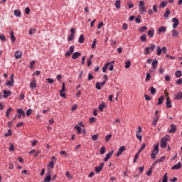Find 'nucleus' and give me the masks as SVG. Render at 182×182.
<instances>
[{
    "mask_svg": "<svg viewBox=\"0 0 182 182\" xmlns=\"http://www.w3.org/2000/svg\"><path fill=\"white\" fill-rule=\"evenodd\" d=\"M159 154V144L154 145V150L151 154V159H156V156Z\"/></svg>",
    "mask_w": 182,
    "mask_h": 182,
    "instance_id": "f257e3e1",
    "label": "nucleus"
},
{
    "mask_svg": "<svg viewBox=\"0 0 182 182\" xmlns=\"http://www.w3.org/2000/svg\"><path fill=\"white\" fill-rule=\"evenodd\" d=\"M156 50V55H158V56H160V55H161V52L162 53H164V55H166V53H167V48H166V46L162 47V48H161L160 46H157Z\"/></svg>",
    "mask_w": 182,
    "mask_h": 182,
    "instance_id": "f03ea898",
    "label": "nucleus"
},
{
    "mask_svg": "<svg viewBox=\"0 0 182 182\" xmlns=\"http://www.w3.org/2000/svg\"><path fill=\"white\" fill-rule=\"evenodd\" d=\"M14 74H11L10 76V80H6L5 82L6 86H10L11 87H12V86H14V83H15V80H14Z\"/></svg>",
    "mask_w": 182,
    "mask_h": 182,
    "instance_id": "7ed1b4c3",
    "label": "nucleus"
},
{
    "mask_svg": "<svg viewBox=\"0 0 182 182\" xmlns=\"http://www.w3.org/2000/svg\"><path fill=\"white\" fill-rule=\"evenodd\" d=\"M154 49H156V45L154 44H151V47H146L144 49V55H149V53H150V50H151V52H153V50H154Z\"/></svg>",
    "mask_w": 182,
    "mask_h": 182,
    "instance_id": "20e7f679",
    "label": "nucleus"
},
{
    "mask_svg": "<svg viewBox=\"0 0 182 182\" xmlns=\"http://www.w3.org/2000/svg\"><path fill=\"white\" fill-rule=\"evenodd\" d=\"M141 132H143V129L141 128L140 126L138 127V130L136 132V139L139 140V141H141V139H143V136L140 134H141Z\"/></svg>",
    "mask_w": 182,
    "mask_h": 182,
    "instance_id": "39448f33",
    "label": "nucleus"
},
{
    "mask_svg": "<svg viewBox=\"0 0 182 182\" xmlns=\"http://www.w3.org/2000/svg\"><path fill=\"white\" fill-rule=\"evenodd\" d=\"M73 52H75V46H71L69 48V50L65 53V58H69V56H70Z\"/></svg>",
    "mask_w": 182,
    "mask_h": 182,
    "instance_id": "423d86ee",
    "label": "nucleus"
},
{
    "mask_svg": "<svg viewBox=\"0 0 182 182\" xmlns=\"http://www.w3.org/2000/svg\"><path fill=\"white\" fill-rule=\"evenodd\" d=\"M124 150H126V147L124 146H122L121 147H119L118 149V152L116 154V156L119 157L120 156H122Z\"/></svg>",
    "mask_w": 182,
    "mask_h": 182,
    "instance_id": "0eeeda50",
    "label": "nucleus"
},
{
    "mask_svg": "<svg viewBox=\"0 0 182 182\" xmlns=\"http://www.w3.org/2000/svg\"><path fill=\"white\" fill-rule=\"evenodd\" d=\"M103 166H105V163L102 162L99 166L95 167V173L99 174V173L103 170Z\"/></svg>",
    "mask_w": 182,
    "mask_h": 182,
    "instance_id": "6e6552de",
    "label": "nucleus"
},
{
    "mask_svg": "<svg viewBox=\"0 0 182 182\" xmlns=\"http://www.w3.org/2000/svg\"><path fill=\"white\" fill-rule=\"evenodd\" d=\"M172 22H173V29H176L177 26H178V25L180 24V21H178V19L177 18H173Z\"/></svg>",
    "mask_w": 182,
    "mask_h": 182,
    "instance_id": "1a4fd4ad",
    "label": "nucleus"
},
{
    "mask_svg": "<svg viewBox=\"0 0 182 182\" xmlns=\"http://www.w3.org/2000/svg\"><path fill=\"white\" fill-rule=\"evenodd\" d=\"M3 93H4V95H3L4 99H6L9 97L11 95H12V92L10 90L8 91L6 90H3Z\"/></svg>",
    "mask_w": 182,
    "mask_h": 182,
    "instance_id": "9d476101",
    "label": "nucleus"
},
{
    "mask_svg": "<svg viewBox=\"0 0 182 182\" xmlns=\"http://www.w3.org/2000/svg\"><path fill=\"white\" fill-rule=\"evenodd\" d=\"M170 127L171 129L168 130V133H176L177 131V126H176V124H171Z\"/></svg>",
    "mask_w": 182,
    "mask_h": 182,
    "instance_id": "9b49d317",
    "label": "nucleus"
},
{
    "mask_svg": "<svg viewBox=\"0 0 182 182\" xmlns=\"http://www.w3.org/2000/svg\"><path fill=\"white\" fill-rule=\"evenodd\" d=\"M182 92H179L178 94L174 95L173 100H181Z\"/></svg>",
    "mask_w": 182,
    "mask_h": 182,
    "instance_id": "f8f14e48",
    "label": "nucleus"
},
{
    "mask_svg": "<svg viewBox=\"0 0 182 182\" xmlns=\"http://www.w3.org/2000/svg\"><path fill=\"white\" fill-rule=\"evenodd\" d=\"M181 162H178L177 164L176 165H173L172 167H171V170H180V168H181Z\"/></svg>",
    "mask_w": 182,
    "mask_h": 182,
    "instance_id": "ddd939ff",
    "label": "nucleus"
},
{
    "mask_svg": "<svg viewBox=\"0 0 182 182\" xmlns=\"http://www.w3.org/2000/svg\"><path fill=\"white\" fill-rule=\"evenodd\" d=\"M113 153H114V151L112 150L110 152L107 154L105 158L103 159L104 161H107V160H109V159H110V157H112Z\"/></svg>",
    "mask_w": 182,
    "mask_h": 182,
    "instance_id": "4468645a",
    "label": "nucleus"
},
{
    "mask_svg": "<svg viewBox=\"0 0 182 182\" xmlns=\"http://www.w3.org/2000/svg\"><path fill=\"white\" fill-rule=\"evenodd\" d=\"M166 105L168 109H171V107H173V105H171V101L170 100V97L166 98Z\"/></svg>",
    "mask_w": 182,
    "mask_h": 182,
    "instance_id": "2eb2a0df",
    "label": "nucleus"
},
{
    "mask_svg": "<svg viewBox=\"0 0 182 182\" xmlns=\"http://www.w3.org/2000/svg\"><path fill=\"white\" fill-rule=\"evenodd\" d=\"M157 65H159V60H157V59H155L151 64L152 69L156 70V69H157Z\"/></svg>",
    "mask_w": 182,
    "mask_h": 182,
    "instance_id": "dca6fc26",
    "label": "nucleus"
},
{
    "mask_svg": "<svg viewBox=\"0 0 182 182\" xmlns=\"http://www.w3.org/2000/svg\"><path fill=\"white\" fill-rule=\"evenodd\" d=\"M10 38L12 43H15V41H16V38H15V33L12 31H10Z\"/></svg>",
    "mask_w": 182,
    "mask_h": 182,
    "instance_id": "f3484780",
    "label": "nucleus"
},
{
    "mask_svg": "<svg viewBox=\"0 0 182 182\" xmlns=\"http://www.w3.org/2000/svg\"><path fill=\"white\" fill-rule=\"evenodd\" d=\"M170 14H171V11H170V9H166L165 13L164 14V18L165 19H167V18H168Z\"/></svg>",
    "mask_w": 182,
    "mask_h": 182,
    "instance_id": "a211bd4d",
    "label": "nucleus"
},
{
    "mask_svg": "<svg viewBox=\"0 0 182 182\" xmlns=\"http://www.w3.org/2000/svg\"><path fill=\"white\" fill-rule=\"evenodd\" d=\"M79 56H82V53L80 52H75L72 55V59H77Z\"/></svg>",
    "mask_w": 182,
    "mask_h": 182,
    "instance_id": "6ab92c4d",
    "label": "nucleus"
},
{
    "mask_svg": "<svg viewBox=\"0 0 182 182\" xmlns=\"http://www.w3.org/2000/svg\"><path fill=\"white\" fill-rule=\"evenodd\" d=\"M147 35L149 38H151L153 36H154V29H151L148 31Z\"/></svg>",
    "mask_w": 182,
    "mask_h": 182,
    "instance_id": "aec40b11",
    "label": "nucleus"
},
{
    "mask_svg": "<svg viewBox=\"0 0 182 182\" xmlns=\"http://www.w3.org/2000/svg\"><path fill=\"white\" fill-rule=\"evenodd\" d=\"M168 4V2L167 1H163L162 2L160 3L159 7L166 8V6H167Z\"/></svg>",
    "mask_w": 182,
    "mask_h": 182,
    "instance_id": "412c9836",
    "label": "nucleus"
},
{
    "mask_svg": "<svg viewBox=\"0 0 182 182\" xmlns=\"http://www.w3.org/2000/svg\"><path fill=\"white\" fill-rule=\"evenodd\" d=\"M15 58L16 59H21L22 58V52L16 51L15 53Z\"/></svg>",
    "mask_w": 182,
    "mask_h": 182,
    "instance_id": "4be33fe9",
    "label": "nucleus"
},
{
    "mask_svg": "<svg viewBox=\"0 0 182 182\" xmlns=\"http://www.w3.org/2000/svg\"><path fill=\"white\" fill-rule=\"evenodd\" d=\"M161 147L162 149H166L167 147V141H164L163 139L161 140Z\"/></svg>",
    "mask_w": 182,
    "mask_h": 182,
    "instance_id": "5701e85b",
    "label": "nucleus"
},
{
    "mask_svg": "<svg viewBox=\"0 0 182 182\" xmlns=\"http://www.w3.org/2000/svg\"><path fill=\"white\" fill-rule=\"evenodd\" d=\"M79 43H83L85 42V36L83 34H81L79 39H78Z\"/></svg>",
    "mask_w": 182,
    "mask_h": 182,
    "instance_id": "b1692460",
    "label": "nucleus"
},
{
    "mask_svg": "<svg viewBox=\"0 0 182 182\" xmlns=\"http://www.w3.org/2000/svg\"><path fill=\"white\" fill-rule=\"evenodd\" d=\"M163 100H164V95L161 96V97L158 99L157 105L160 106V105H161V103H163Z\"/></svg>",
    "mask_w": 182,
    "mask_h": 182,
    "instance_id": "393cba45",
    "label": "nucleus"
},
{
    "mask_svg": "<svg viewBox=\"0 0 182 182\" xmlns=\"http://www.w3.org/2000/svg\"><path fill=\"white\" fill-rule=\"evenodd\" d=\"M172 36L173 38H177L178 36V32L177 31V30L173 29L172 31Z\"/></svg>",
    "mask_w": 182,
    "mask_h": 182,
    "instance_id": "a878e982",
    "label": "nucleus"
},
{
    "mask_svg": "<svg viewBox=\"0 0 182 182\" xmlns=\"http://www.w3.org/2000/svg\"><path fill=\"white\" fill-rule=\"evenodd\" d=\"M109 65H110V63H106L103 68H102V72L103 73H106V70H107V68L109 67Z\"/></svg>",
    "mask_w": 182,
    "mask_h": 182,
    "instance_id": "bb28decb",
    "label": "nucleus"
},
{
    "mask_svg": "<svg viewBox=\"0 0 182 182\" xmlns=\"http://www.w3.org/2000/svg\"><path fill=\"white\" fill-rule=\"evenodd\" d=\"M130 66H132V62L128 60L127 62H125V69H129Z\"/></svg>",
    "mask_w": 182,
    "mask_h": 182,
    "instance_id": "cd10ccee",
    "label": "nucleus"
},
{
    "mask_svg": "<svg viewBox=\"0 0 182 182\" xmlns=\"http://www.w3.org/2000/svg\"><path fill=\"white\" fill-rule=\"evenodd\" d=\"M159 118L160 117L159 116H157L156 117H154V120L152 121L153 126H156V124H157V122H159Z\"/></svg>",
    "mask_w": 182,
    "mask_h": 182,
    "instance_id": "c85d7f7f",
    "label": "nucleus"
},
{
    "mask_svg": "<svg viewBox=\"0 0 182 182\" xmlns=\"http://www.w3.org/2000/svg\"><path fill=\"white\" fill-rule=\"evenodd\" d=\"M75 130H77V133L78 134H82V128H80V127L76 125L75 127H74Z\"/></svg>",
    "mask_w": 182,
    "mask_h": 182,
    "instance_id": "c756f323",
    "label": "nucleus"
},
{
    "mask_svg": "<svg viewBox=\"0 0 182 182\" xmlns=\"http://www.w3.org/2000/svg\"><path fill=\"white\" fill-rule=\"evenodd\" d=\"M166 31H167V28H166V26H161L159 28V33H161V32H166Z\"/></svg>",
    "mask_w": 182,
    "mask_h": 182,
    "instance_id": "7c9ffc66",
    "label": "nucleus"
},
{
    "mask_svg": "<svg viewBox=\"0 0 182 182\" xmlns=\"http://www.w3.org/2000/svg\"><path fill=\"white\" fill-rule=\"evenodd\" d=\"M12 110H14V109L10 107L6 111V117H9V114L12 112Z\"/></svg>",
    "mask_w": 182,
    "mask_h": 182,
    "instance_id": "2f4dec72",
    "label": "nucleus"
},
{
    "mask_svg": "<svg viewBox=\"0 0 182 182\" xmlns=\"http://www.w3.org/2000/svg\"><path fill=\"white\" fill-rule=\"evenodd\" d=\"M105 107H106V104H105V102H102L101 105H99V109L100 112H103Z\"/></svg>",
    "mask_w": 182,
    "mask_h": 182,
    "instance_id": "473e14b6",
    "label": "nucleus"
},
{
    "mask_svg": "<svg viewBox=\"0 0 182 182\" xmlns=\"http://www.w3.org/2000/svg\"><path fill=\"white\" fill-rule=\"evenodd\" d=\"M50 180H52V176L48 175L44 178L43 182H50Z\"/></svg>",
    "mask_w": 182,
    "mask_h": 182,
    "instance_id": "72a5a7b5",
    "label": "nucleus"
},
{
    "mask_svg": "<svg viewBox=\"0 0 182 182\" xmlns=\"http://www.w3.org/2000/svg\"><path fill=\"white\" fill-rule=\"evenodd\" d=\"M175 76H176V77H181V76H182L181 70H177L175 73Z\"/></svg>",
    "mask_w": 182,
    "mask_h": 182,
    "instance_id": "f704fd0d",
    "label": "nucleus"
},
{
    "mask_svg": "<svg viewBox=\"0 0 182 182\" xmlns=\"http://www.w3.org/2000/svg\"><path fill=\"white\" fill-rule=\"evenodd\" d=\"M17 113H19L21 116L25 117V112L21 108L17 109Z\"/></svg>",
    "mask_w": 182,
    "mask_h": 182,
    "instance_id": "c9c22d12",
    "label": "nucleus"
},
{
    "mask_svg": "<svg viewBox=\"0 0 182 182\" xmlns=\"http://www.w3.org/2000/svg\"><path fill=\"white\" fill-rule=\"evenodd\" d=\"M139 156H140V153H139V151L135 154V156L134 158V160H133V163H136L137 162V160L139 159Z\"/></svg>",
    "mask_w": 182,
    "mask_h": 182,
    "instance_id": "e433bc0d",
    "label": "nucleus"
},
{
    "mask_svg": "<svg viewBox=\"0 0 182 182\" xmlns=\"http://www.w3.org/2000/svg\"><path fill=\"white\" fill-rule=\"evenodd\" d=\"M149 92H151V95H154L156 92V90L154 88V87H150Z\"/></svg>",
    "mask_w": 182,
    "mask_h": 182,
    "instance_id": "4c0bfd02",
    "label": "nucleus"
},
{
    "mask_svg": "<svg viewBox=\"0 0 182 182\" xmlns=\"http://www.w3.org/2000/svg\"><path fill=\"white\" fill-rule=\"evenodd\" d=\"M97 139H99V134H95L92 136V140H93V141H96L97 140Z\"/></svg>",
    "mask_w": 182,
    "mask_h": 182,
    "instance_id": "58836bf2",
    "label": "nucleus"
},
{
    "mask_svg": "<svg viewBox=\"0 0 182 182\" xmlns=\"http://www.w3.org/2000/svg\"><path fill=\"white\" fill-rule=\"evenodd\" d=\"M106 153V147L105 146H102L100 149V154L101 156H103Z\"/></svg>",
    "mask_w": 182,
    "mask_h": 182,
    "instance_id": "ea45409f",
    "label": "nucleus"
},
{
    "mask_svg": "<svg viewBox=\"0 0 182 182\" xmlns=\"http://www.w3.org/2000/svg\"><path fill=\"white\" fill-rule=\"evenodd\" d=\"M147 39V36L146 34H143L141 37H140V41L141 42H144Z\"/></svg>",
    "mask_w": 182,
    "mask_h": 182,
    "instance_id": "a19ab883",
    "label": "nucleus"
},
{
    "mask_svg": "<svg viewBox=\"0 0 182 182\" xmlns=\"http://www.w3.org/2000/svg\"><path fill=\"white\" fill-rule=\"evenodd\" d=\"M30 87H31V89H35V88H36V81L31 82L30 83Z\"/></svg>",
    "mask_w": 182,
    "mask_h": 182,
    "instance_id": "79ce46f5",
    "label": "nucleus"
},
{
    "mask_svg": "<svg viewBox=\"0 0 182 182\" xmlns=\"http://www.w3.org/2000/svg\"><path fill=\"white\" fill-rule=\"evenodd\" d=\"M73 39H75V34H70V36L68 37V42L73 41Z\"/></svg>",
    "mask_w": 182,
    "mask_h": 182,
    "instance_id": "37998d69",
    "label": "nucleus"
},
{
    "mask_svg": "<svg viewBox=\"0 0 182 182\" xmlns=\"http://www.w3.org/2000/svg\"><path fill=\"white\" fill-rule=\"evenodd\" d=\"M5 137H9V136H12V129H9L7 133L4 134Z\"/></svg>",
    "mask_w": 182,
    "mask_h": 182,
    "instance_id": "c03bdc74",
    "label": "nucleus"
},
{
    "mask_svg": "<svg viewBox=\"0 0 182 182\" xmlns=\"http://www.w3.org/2000/svg\"><path fill=\"white\" fill-rule=\"evenodd\" d=\"M48 167H50V168H55V162L50 161L48 164Z\"/></svg>",
    "mask_w": 182,
    "mask_h": 182,
    "instance_id": "a18cd8bd",
    "label": "nucleus"
},
{
    "mask_svg": "<svg viewBox=\"0 0 182 182\" xmlns=\"http://www.w3.org/2000/svg\"><path fill=\"white\" fill-rule=\"evenodd\" d=\"M168 180V176H167V173H166L163 176L162 182H167Z\"/></svg>",
    "mask_w": 182,
    "mask_h": 182,
    "instance_id": "49530a36",
    "label": "nucleus"
},
{
    "mask_svg": "<svg viewBox=\"0 0 182 182\" xmlns=\"http://www.w3.org/2000/svg\"><path fill=\"white\" fill-rule=\"evenodd\" d=\"M115 7L117 9H120V0L115 1Z\"/></svg>",
    "mask_w": 182,
    "mask_h": 182,
    "instance_id": "de8ad7c7",
    "label": "nucleus"
},
{
    "mask_svg": "<svg viewBox=\"0 0 182 182\" xmlns=\"http://www.w3.org/2000/svg\"><path fill=\"white\" fill-rule=\"evenodd\" d=\"M146 149V144H143L140 149L138 150L139 153H141Z\"/></svg>",
    "mask_w": 182,
    "mask_h": 182,
    "instance_id": "09e8293b",
    "label": "nucleus"
},
{
    "mask_svg": "<svg viewBox=\"0 0 182 182\" xmlns=\"http://www.w3.org/2000/svg\"><path fill=\"white\" fill-rule=\"evenodd\" d=\"M141 33H143L145 31H147V26H142L141 28L139 29Z\"/></svg>",
    "mask_w": 182,
    "mask_h": 182,
    "instance_id": "8fccbe9b",
    "label": "nucleus"
},
{
    "mask_svg": "<svg viewBox=\"0 0 182 182\" xmlns=\"http://www.w3.org/2000/svg\"><path fill=\"white\" fill-rule=\"evenodd\" d=\"M9 150L10 151H14V150H15V146H14V144L10 143V146L9 148Z\"/></svg>",
    "mask_w": 182,
    "mask_h": 182,
    "instance_id": "3c124183",
    "label": "nucleus"
},
{
    "mask_svg": "<svg viewBox=\"0 0 182 182\" xmlns=\"http://www.w3.org/2000/svg\"><path fill=\"white\" fill-rule=\"evenodd\" d=\"M14 15L15 16H21V11L19 10H15L14 11Z\"/></svg>",
    "mask_w": 182,
    "mask_h": 182,
    "instance_id": "603ef678",
    "label": "nucleus"
},
{
    "mask_svg": "<svg viewBox=\"0 0 182 182\" xmlns=\"http://www.w3.org/2000/svg\"><path fill=\"white\" fill-rule=\"evenodd\" d=\"M161 139L165 141H168V140H170V136L169 135H166Z\"/></svg>",
    "mask_w": 182,
    "mask_h": 182,
    "instance_id": "864d4df0",
    "label": "nucleus"
},
{
    "mask_svg": "<svg viewBox=\"0 0 182 182\" xmlns=\"http://www.w3.org/2000/svg\"><path fill=\"white\" fill-rule=\"evenodd\" d=\"M139 12H141V14H143V12H147V11H146V7L144 6L142 7H139Z\"/></svg>",
    "mask_w": 182,
    "mask_h": 182,
    "instance_id": "5fc2aeb1",
    "label": "nucleus"
},
{
    "mask_svg": "<svg viewBox=\"0 0 182 182\" xmlns=\"http://www.w3.org/2000/svg\"><path fill=\"white\" fill-rule=\"evenodd\" d=\"M46 80L50 85L52 83H55V80H53V78H47Z\"/></svg>",
    "mask_w": 182,
    "mask_h": 182,
    "instance_id": "6e6d98bb",
    "label": "nucleus"
},
{
    "mask_svg": "<svg viewBox=\"0 0 182 182\" xmlns=\"http://www.w3.org/2000/svg\"><path fill=\"white\" fill-rule=\"evenodd\" d=\"M150 79H151V75H150V73H146V77L145 80H146V82H148V80H150Z\"/></svg>",
    "mask_w": 182,
    "mask_h": 182,
    "instance_id": "4d7b16f0",
    "label": "nucleus"
},
{
    "mask_svg": "<svg viewBox=\"0 0 182 182\" xmlns=\"http://www.w3.org/2000/svg\"><path fill=\"white\" fill-rule=\"evenodd\" d=\"M63 92H66V88L65 87V82H63V85H62V89L60 91V93H62Z\"/></svg>",
    "mask_w": 182,
    "mask_h": 182,
    "instance_id": "13d9d810",
    "label": "nucleus"
},
{
    "mask_svg": "<svg viewBox=\"0 0 182 182\" xmlns=\"http://www.w3.org/2000/svg\"><path fill=\"white\" fill-rule=\"evenodd\" d=\"M96 42H97V40L96 38H95L91 46L92 49H95V48H96Z\"/></svg>",
    "mask_w": 182,
    "mask_h": 182,
    "instance_id": "bf43d9fd",
    "label": "nucleus"
},
{
    "mask_svg": "<svg viewBox=\"0 0 182 182\" xmlns=\"http://www.w3.org/2000/svg\"><path fill=\"white\" fill-rule=\"evenodd\" d=\"M95 87H96V89H97V90H102V86L100 85V82L96 83Z\"/></svg>",
    "mask_w": 182,
    "mask_h": 182,
    "instance_id": "052dcab7",
    "label": "nucleus"
},
{
    "mask_svg": "<svg viewBox=\"0 0 182 182\" xmlns=\"http://www.w3.org/2000/svg\"><path fill=\"white\" fill-rule=\"evenodd\" d=\"M26 114V116H31V114H32V109H27Z\"/></svg>",
    "mask_w": 182,
    "mask_h": 182,
    "instance_id": "680f3d73",
    "label": "nucleus"
},
{
    "mask_svg": "<svg viewBox=\"0 0 182 182\" xmlns=\"http://www.w3.org/2000/svg\"><path fill=\"white\" fill-rule=\"evenodd\" d=\"M110 139H112V134H109L107 136H105V141H110Z\"/></svg>",
    "mask_w": 182,
    "mask_h": 182,
    "instance_id": "e2e57ef3",
    "label": "nucleus"
},
{
    "mask_svg": "<svg viewBox=\"0 0 182 182\" xmlns=\"http://www.w3.org/2000/svg\"><path fill=\"white\" fill-rule=\"evenodd\" d=\"M0 39H1V41H4V42H5V41H6L5 36L4 34H1V33H0Z\"/></svg>",
    "mask_w": 182,
    "mask_h": 182,
    "instance_id": "0e129e2a",
    "label": "nucleus"
},
{
    "mask_svg": "<svg viewBox=\"0 0 182 182\" xmlns=\"http://www.w3.org/2000/svg\"><path fill=\"white\" fill-rule=\"evenodd\" d=\"M33 65H35V60H33L30 63V65H29L30 69H33Z\"/></svg>",
    "mask_w": 182,
    "mask_h": 182,
    "instance_id": "69168bd1",
    "label": "nucleus"
},
{
    "mask_svg": "<svg viewBox=\"0 0 182 182\" xmlns=\"http://www.w3.org/2000/svg\"><path fill=\"white\" fill-rule=\"evenodd\" d=\"M95 122H96V118L95 117L90 118V121H89L90 123H95Z\"/></svg>",
    "mask_w": 182,
    "mask_h": 182,
    "instance_id": "338daca9",
    "label": "nucleus"
},
{
    "mask_svg": "<svg viewBox=\"0 0 182 182\" xmlns=\"http://www.w3.org/2000/svg\"><path fill=\"white\" fill-rule=\"evenodd\" d=\"M176 83L178 85H181L182 84V78H180L178 80H176Z\"/></svg>",
    "mask_w": 182,
    "mask_h": 182,
    "instance_id": "774afa93",
    "label": "nucleus"
}]
</instances>
